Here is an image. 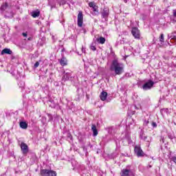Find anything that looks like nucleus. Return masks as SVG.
Segmentation results:
<instances>
[{
  "label": "nucleus",
  "instance_id": "26",
  "mask_svg": "<svg viewBox=\"0 0 176 176\" xmlns=\"http://www.w3.org/2000/svg\"><path fill=\"white\" fill-rule=\"evenodd\" d=\"M89 8H94L95 6H96V5L94 4V2H90L89 3Z\"/></svg>",
  "mask_w": 176,
  "mask_h": 176
},
{
  "label": "nucleus",
  "instance_id": "42",
  "mask_svg": "<svg viewBox=\"0 0 176 176\" xmlns=\"http://www.w3.org/2000/svg\"><path fill=\"white\" fill-rule=\"evenodd\" d=\"M149 167H152L151 166H149Z\"/></svg>",
  "mask_w": 176,
  "mask_h": 176
},
{
  "label": "nucleus",
  "instance_id": "37",
  "mask_svg": "<svg viewBox=\"0 0 176 176\" xmlns=\"http://www.w3.org/2000/svg\"><path fill=\"white\" fill-rule=\"evenodd\" d=\"M1 137L2 138V137H3V133H1Z\"/></svg>",
  "mask_w": 176,
  "mask_h": 176
},
{
  "label": "nucleus",
  "instance_id": "29",
  "mask_svg": "<svg viewBox=\"0 0 176 176\" xmlns=\"http://www.w3.org/2000/svg\"><path fill=\"white\" fill-rule=\"evenodd\" d=\"M39 67V62H36L34 65V68H38Z\"/></svg>",
  "mask_w": 176,
  "mask_h": 176
},
{
  "label": "nucleus",
  "instance_id": "34",
  "mask_svg": "<svg viewBox=\"0 0 176 176\" xmlns=\"http://www.w3.org/2000/svg\"><path fill=\"white\" fill-rule=\"evenodd\" d=\"M140 137L142 138V140H144V141L146 140V136L142 137V135H140Z\"/></svg>",
  "mask_w": 176,
  "mask_h": 176
},
{
  "label": "nucleus",
  "instance_id": "40",
  "mask_svg": "<svg viewBox=\"0 0 176 176\" xmlns=\"http://www.w3.org/2000/svg\"><path fill=\"white\" fill-rule=\"evenodd\" d=\"M31 39H32L31 37L28 38V41H31Z\"/></svg>",
  "mask_w": 176,
  "mask_h": 176
},
{
  "label": "nucleus",
  "instance_id": "17",
  "mask_svg": "<svg viewBox=\"0 0 176 176\" xmlns=\"http://www.w3.org/2000/svg\"><path fill=\"white\" fill-rule=\"evenodd\" d=\"M96 41L98 42V43H100V45H104V43H105V38L101 36L100 38H96Z\"/></svg>",
  "mask_w": 176,
  "mask_h": 176
},
{
  "label": "nucleus",
  "instance_id": "19",
  "mask_svg": "<svg viewBox=\"0 0 176 176\" xmlns=\"http://www.w3.org/2000/svg\"><path fill=\"white\" fill-rule=\"evenodd\" d=\"M49 102H50V107H51V108H55L57 105V102H54V100L52 99L50 100Z\"/></svg>",
  "mask_w": 176,
  "mask_h": 176
},
{
  "label": "nucleus",
  "instance_id": "23",
  "mask_svg": "<svg viewBox=\"0 0 176 176\" xmlns=\"http://www.w3.org/2000/svg\"><path fill=\"white\" fill-rule=\"evenodd\" d=\"M174 34H175V33H172L170 36V34H168V37L171 39H176V36L174 35Z\"/></svg>",
  "mask_w": 176,
  "mask_h": 176
},
{
  "label": "nucleus",
  "instance_id": "31",
  "mask_svg": "<svg viewBox=\"0 0 176 176\" xmlns=\"http://www.w3.org/2000/svg\"><path fill=\"white\" fill-rule=\"evenodd\" d=\"M170 160H172V162H173L174 163H176V157H172L170 158Z\"/></svg>",
  "mask_w": 176,
  "mask_h": 176
},
{
  "label": "nucleus",
  "instance_id": "5",
  "mask_svg": "<svg viewBox=\"0 0 176 176\" xmlns=\"http://www.w3.org/2000/svg\"><path fill=\"white\" fill-rule=\"evenodd\" d=\"M153 85H155V82L149 80L147 82L144 84L142 89L143 90H151V89L153 87Z\"/></svg>",
  "mask_w": 176,
  "mask_h": 176
},
{
  "label": "nucleus",
  "instance_id": "8",
  "mask_svg": "<svg viewBox=\"0 0 176 176\" xmlns=\"http://www.w3.org/2000/svg\"><path fill=\"white\" fill-rule=\"evenodd\" d=\"M131 34L134 36L135 39H140L141 34H140V30L137 28H133L131 30Z\"/></svg>",
  "mask_w": 176,
  "mask_h": 176
},
{
  "label": "nucleus",
  "instance_id": "28",
  "mask_svg": "<svg viewBox=\"0 0 176 176\" xmlns=\"http://www.w3.org/2000/svg\"><path fill=\"white\" fill-rule=\"evenodd\" d=\"M173 20L176 21V10H173Z\"/></svg>",
  "mask_w": 176,
  "mask_h": 176
},
{
  "label": "nucleus",
  "instance_id": "22",
  "mask_svg": "<svg viewBox=\"0 0 176 176\" xmlns=\"http://www.w3.org/2000/svg\"><path fill=\"white\" fill-rule=\"evenodd\" d=\"M160 42H164V34H161L160 36Z\"/></svg>",
  "mask_w": 176,
  "mask_h": 176
},
{
  "label": "nucleus",
  "instance_id": "20",
  "mask_svg": "<svg viewBox=\"0 0 176 176\" xmlns=\"http://www.w3.org/2000/svg\"><path fill=\"white\" fill-rule=\"evenodd\" d=\"M6 9H8V3L3 4L0 8L1 12H5Z\"/></svg>",
  "mask_w": 176,
  "mask_h": 176
},
{
  "label": "nucleus",
  "instance_id": "4",
  "mask_svg": "<svg viewBox=\"0 0 176 176\" xmlns=\"http://www.w3.org/2000/svg\"><path fill=\"white\" fill-rule=\"evenodd\" d=\"M120 176H134V172L129 168H125L121 170Z\"/></svg>",
  "mask_w": 176,
  "mask_h": 176
},
{
  "label": "nucleus",
  "instance_id": "7",
  "mask_svg": "<svg viewBox=\"0 0 176 176\" xmlns=\"http://www.w3.org/2000/svg\"><path fill=\"white\" fill-rule=\"evenodd\" d=\"M77 24L78 27H82L83 25V13L80 11L78 14Z\"/></svg>",
  "mask_w": 176,
  "mask_h": 176
},
{
  "label": "nucleus",
  "instance_id": "39",
  "mask_svg": "<svg viewBox=\"0 0 176 176\" xmlns=\"http://www.w3.org/2000/svg\"><path fill=\"white\" fill-rule=\"evenodd\" d=\"M124 2L125 3H127V0H124Z\"/></svg>",
  "mask_w": 176,
  "mask_h": 176
},
{
  "label": "nucleus",
  "instance_id": "1",
  "mask_svg": "<svg viewBox=\"0 0 176 176\" xmlns=\"http://www.w3.org/2000/svg\"><path fill=\"white\" fill-rule=\"evenodd\" d=\"M111 70L114 71L116 75H122L124 71V65L123 63H118L117 60L112 62Z\"/></svg>",
  "mask_w": 176,
  "mask_h": 176
},
{
  "label": "nucleus",
  "instance_id": "3",
  "mask_svg": "<svg viewBox=\"0 0 176 176\" xmlns=\"http://www.w3.org/2000/svg\"><path fill=\"white\" fill-rule=\"evenodd\" d=\"M41 176H57V173L49 169H42L41 170Z\"/></svg>",
  "mask_w": 176,
  "mask_h": 176
},
{
  "label": "nucleus",
  "instance_id": "33",
  "mask_svg": "<svg viewBox=\"0 0 176 176\" xmlns=\"http://www.w3.org/2000/svg\"><path fill=\"white\" fill-rule=\"evenodd\" d=\"M82 53H86V48H85V47H82Z\"/></svg>",
  "mask_w": 176,
  "mask_h": 176
},
{
  "label": "nucleus",
  "instance_id": "13",
  "mask_svg": "<svg viewBox=\"0 0 176 176\" xmlns=\"http://www.w3.org/2000/svg\"><path fill=\"white\" fill-rule=\"evenodd\" d=\"M60 65H63V67L67 65L68 64L67 58L63 56L62 58L60 60Z\"/></svg>",
  "mask_w": 176,
  "mask_h": 176
},
{
  "label": "nucleus",
  "instance_id": "36",
  "mask_svg": "<svg viewBox=\"0 0 176 176\" xmlns=\"http://www.w3.org/2000/svg\"><path fill=\"white\" fill-rule=\"evenodd\" d=\"M61 3H62V5H65V2H62V3H61V2H59V4H60V5H61Z\"/></svg>",
  "mask_w": 176,
  "mask_h": 176
},
{
  "label": "nucleus",
  "instance_id": "15",
  "mask_svg": "<svg viewBox=\"0 0 176 176\" xmlns=\"http://www.w3.org/2000/svg\"><path fill=\"white\" fill-rule=\"evenodd\" d=\"M93 10V15L94 16H98L100 14V12H98V6H95L94 7L92 8Z\"/></svg>",
  "mask_w": 176,
  "mask_h": 176
},
{
  "label": "nucleus",
  "instance_id": "41",
  "mask_svg": "<svg viewBox=\"0 0 176 176\" xmlns=\"http://www.w3.org/2000/svg\"><path fill=\"white\" fill-rule=\"evenodd\" d=\"M0 91H1V87H0Z\"/></svg>",
  "mask_w": 176,
  "mask_h": 176
},
{
  "label": "nucleus",
  "instance_id": "14",
  "mask_svg": "<svg viewBox=\"0 0 176 176\" xmlns=\"http://www.w3.org/2000/svg\"><path fill=\"white\" fill-rule=\"evenodd\" d=\"M91 130L94 133V137H96L98 135V131L97 130V126H96V124H92Z\"/></svg>",
  "mask_w": 176,
  "mask_h": 176
},
{
  "label": "nucleus",
  "instance_id": "6",
  "mask_svg": "<svg viewBox=\"0 0 176 176\" xmlns=\"http://www.w3.org/2000/svg\"><path fill=\"white\" fill-rule=\"evenodd\" d=\"M134 151H135V155H137L138 157H142L144 156V155H145L144 153V151H142V149H141V147H140L139 146H135Z\"/></svg>",
  "mask_w": 176,
  "mask_h": 176
},
{
  "label": "nucleus",
  "instance_id": "12",
  "mask_svg": "<svg viewBox=\"0 0 176 176\" xmlns=\"http://www.w3.org/2000/svg\"><path fill=\"white\" fill-rule=\"evenodd\" d=\"M19 126L21 129H23V130H26V129H28V124L24 121L20 122Z\"/></svg>",
  "mask_w": 176,
  "mask_h": 176
},
{
  "label": "nucleus",
  "instance_id": "10",
  "mask_svg": "<svg viewBox=\"0 0 176 176\" xmlns=\"http://www.w3.org/2000/svg\"><path fill=\"white\" fill-rule=\"evenodd\" d=\"M21 149L24 155H25L26 153H28V146L24 142L21 143Z\"/></svg>",
  "mask_w": 176,
  "mask_h": 176
},
{
  "label": "nucleus",
  "instance_id": "38",
  "mask_svg": "<svg viewBox=\"0 0 176 176\" xmlns=\"http://www.w3.org/2000/svg\"><path fill=\"white\" fill-rule=\"evenodd\" d=\"M128 140V144H130V138H127Z\"/></svg>",
  "mask_w": 176,
  "mask_h": 176
},
{
  "label": "nucleus",
  "instance_id": "35",
  "mask_svg": "<svg viewBox=\"0 0 176 176\" xmlns=\"http://www.w3.org/2000/svg\"><path fill=\"white\" fill-rule=\"evenodd\" d=\"M160 141H162L163 143H164V138H162Z\"/></svg>",
  "mask_w": 176,
  "mask_h": 176
},
{
  "label": "nucleus",
  "instance_id": "30",
  "mask_svg": "<svg viewBox=\"0 0 176 176\" xmlns=\"http://www.w3.org/2000/svg\"><path fill=\"white\" fill-rule=\"evenodd\" d=\"M168 111V109H163L161 110V113H163L164 112L167 113Z\"/></svg>",
  "mask_w": 176,
  "mask_h": 176
},
{
  "label": "nucleus",
  "instance_id": "32",
  "mask_svg": "<svg viewBox=\"0 0 176 176\" xmlns=\"http://www.w3.org/2000/svg\"><path fill=\"white\" fill-rule=\"evenodd\" d=\"M22 35H23V36H24L25 38H27L28 34H27V32H23V33H22Z\"/></svg>",
  "mask_w": 176,
  "mask_h": 176
},
{
  "label": "nucleus",
  "instance_id": "21",
  "mask_svg": "<svg viewBox=\"0 0 176 176\" xmlns=\"http://www.w3.org/2000/svg\"><path fill=\"white\" fill-rule=\"evenodd\" d=\"M90 49L91 50H92L93 52H96L97 50V48L96 47V43H92L90 45Z\"/></svg>",
  "mask_w": 176,
  "mask_h": 176
},
{
  "label": "nucleus",
  "instance_id": "24",
  "mask_svg": "<svg viewBox=\"0 0 176 176\" xmlns=\"http://www.w3.org/2000/svg\"><path fill=\"white\" fill-rule=\"evenodd\" d=\"M168 138L170 139V140H174V141H175V137H174V135H171V134H169L168 135Z\"/></svg>",
  "mask_w": 176,
  "mask_h": 176
},
{
  "label": "nucleus",
  "instance_id": "16",
  "mask_svg": "<svg viewBox=\"0 0 176 176\" xmlns=\"http://www.w3.org/2000/svg\"><path fill=\"white\" fill-rule=\"evenodd\" d=\"M13 52L9 48H5L1 51V54H12Z\"/></svg>",
  "mask_w": 176,
  "mask_h": 176
},
{
  "label": "nucleus",
  "instance_id": "43",
  "mask_svg": "<svg viewBox=\"0 0 176 176\" xmlns=\"http://www.w3.org/2000/svg\"><path fill=\"white\" fill-rule=\"evenodd\" d=\"M175 89H176V87H175Z\"/></svg>",
  "mask_w": 176,
  "mask_h": 176
},
{
  "label": "nucleus",
  "instance_id": "11",
  "mask_svg": "<svg viewBox=\"0 0 176 176\" xmlns=\"http://www.w3.org/2000/svg\"><path fill=\"white\" fill-rule=\"evenodd\" d=\"M108 97V93L105 91H102L100 95V98L102 101H105L107 100V98Z\"/></svg>",
  "mask_w": 176,
  "mask_h": 176
},
{
  "label": "nucleus",
  "instance_id": "18",
  "mask_svg": "<svg viewBox=\"0 0 176 176\" xmlns=\"http://www.w3.org/2000/svg\"><path fill=\"white\" fill-rule=\"evenodd\" d=\"M39 14H41V12H39V10L34 11V12L32 13V17H34V19H35L36 17H39Z\"/></svg>",
  "mask_w": 176,
  "mask_h": 176
},
{
  "label": "nucleus",
  "instance_id": "2",
  "mask_svg": "<svg viewBox=\"0 0 176 176\" xmlns=\"http://www.w3.org/2000/svg\"><path fill=\"white\" fill-rule=\"evenodd\" d=\"M73 78H75V76L72 74V71L66 69L63 73L62 80H64V82L67 80H72Z\"/></svg>",
  "mask_w": 176,
  "mask_h": 176
},
{
  "label": "nucleus",
  "instance_id": "27",
  "mask_svg": "<svg viewBox=\"0 0 176 176\" xmlns=\"http://www.w3.org/2000/svg\"><path fill=\"white\" fill-rule=\"evenodd\" d=\"M148 124H149V120H145L144 121V126H148Z\"/></svg>",
  "mask_w": 176,
  "mask_h": 176
},
{
  "label": "nucleus",
  "instance_id": "25",
  "mask_svg": "<svg viewBox=\"0 0 176 176\" xmlns=\"http://www.w3.org/2000/svg\"><path fill=\"white\" fill-rule=\"evenodd\" d=\"M151 126L153 127V129H155V127H157V124H156L155 122H151Z\"/></svg>",
  "mask_w": 176,
  "mask_h": 176
},
{
  "label": "nucleus",
  "instance_id": "9",
  "mask_svg": "<svg viewBox=\"0 0 176 176\" xmlns=\"http://www.w3.org/2000/svg\"><path fill=\"white\" fill-rule=\"evenodd\" d=\"M102 17L103 19H108V16H109V9L108 8H104L101 12Z\"/></svg>",
  "mask_w": 176,
  "mask_h": 176
}]
</instances>
